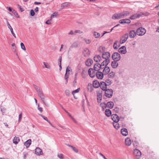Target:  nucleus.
I'll list each match as a JSON object with an SVG mask.
<instances>
[{
  "label": "nucleus",
  "instance_id": "57",
  "mask_svg": "<svg viewBox=\"0 0 159 159\" xmlns=\"http://www.w3.org/2000/svg\"><path fill=\"white\" fill-rule=\"evenodd\" d=\"M69 77V74L66 73L65 76V79L67 80Z\"/></svg>",
  "mask_w": 159,
  "mask_h": 159
},
{
  "label": "nucleus",
  "instance_id": "27",
  "mask_svg": "<svg viewBox=\"0 0 159 159\" xmlns=\"http://www.w3.org/2000/svg\"><path fill=\"white\" fill-rule=\"evenodd\" d=\"M114 103L112 102H108L106 104L107 107L110 108H112L114 106Z\"/></svg>",
  "mask_w": 159,
  "mask_h": 159
},
{
  "label": "nucleus",
  "instance_id": "31",
  "mask_svg": "<svg viewBox=\"0 0 159 159\" xmlns=\"http://www.w3.org/2000/svg\"><path fill=\"white\" fill-rule=\"evenodd\" d=\"M136 35V33L134 30H133L130 31V37L133 38Z\"/></svg>",
  "mask_w": 159,
  "mask_h": 159
},
{
  "label": "nucleus",
  "instance_id": "18",
  "mask_svg": "<svg viewBox=\"0 0 159 159\" xmlns=\"http://www.w3.org/2000/svg\"><path fill=\"white\" fill-rule=\"evenodd\" d=\"M101 68V65L100 64L96 63L94 64V70L95 71L99 70Z\"/></svg>",
  "mask_w": 159,
  "mask_h": 159
},
{
  "label": "nucleus",
  "instance_id": "21",
  "mask_svg": "<svg viewBox=\"0 0 159 159\" xmlns=\"http://www.w3.org/2000/svg\"><path fill=\"white\" fill-rule=\"evenodd\" d=\"M121 134L124 136H126L128 134L127 130L125 128L122 129L121 130Z\"/></svg>",
  "mask_w": 159,
  "mask_h": 159
},
{
  "label": "nucleus",
  "instance_id": "40",
  "mask_svg": "<svg viewBox=\"0 0 159 159\" xmlns=\"http://www.w3.org/2000/svg\"><path fill=\"white\" fill-rule=\"evenodd\" d=\"M39 115L40 116H41L42 117H43V119L44 120H46V121H47L48 123H49V124L51 125L52 126V127H53V125H52V124L48 120V118L45 117V116H43L42 115H41V114H40Z\"/></svg>",
  "mask_w": 159,
  "mask_h": 159
},
{
  "label": "nucleus",
  "instance_id": "23",
  "mask_svg": "<svg viewBox=\"0 0 159 159\" xmlns=\"http://www.w3.org/2000/svg\"><path fill=\"white\" fill-rule=\"evenodd\" d=\"M115 61H112L111 63V66L114 68H117L118 66V63Z\"/></svg>",
  "mask_w": 159,
  "mask_h": 159
},
{
  "label": "nucleus",
  "instance_id": "1",
  "mask_svg": "<svg viewBox=\"0 0 159 159\" xmlns=\"http://www.w3.org/2000/svg\"><path fill=\"white\" fill-rule=\"evenodd\" d=\"M127 14L126 12H122L118 13H115L112 16V18L113 19H119L121 18H123L126 16Z\"/></svg>",
  "mask_w": 159,
  "mask_h": 159
},
{
  "label": "nucleus",
  "instance_id": "64",
  "mask_svg": "<svg viewBox=\"0 0 159 159\" xmlns=\"http://www.w3.org/2000/svg\"><path fill=\"white\" fill-rule=\"evenodd\" d=\"M38 110L41 112H42L43 111V109L42 107H39L38 108Z\"/></svg>",
  "mask_w": 159,
  "mask_h": 159
},
{
  "label": "nucleus",
  "instance_id": "33",
  "mask_svg": "<svg viewBox=\"0 0 159 159\" xmlns=\"http://www.w3.org/2000/svg\"><path fill=\"white\" fill-rule=\"evenodd\" d=\"M20 141V140L18 137H15L14 138L13 141V143H14L16 144H17Z\"/></svg>",
  "mask_w": 159,
  "mask_h": 159
},
{
  "label": "nucleus",
  "instance_id": "59",
  "mask_svg": "<svg viewBox=\"0 0 159 159\" xmlns=\"http://www.w3.org/2000/svg\"><path fill=\"white\" fill-rule=\"evenodd\" d=\"M82 32L80 30H76L75 31V33H82Z\"/></svg>",
  "mask_w": 159,
  "mask_h": 159
},
{
  "label": "nucleus",
  "instance_id": "42",
  "mask_svg": "<svg viewBox=\"0 0 159 159\" xmlns=\"http://www.w3.org/2000/svg\"><path fill=\"white\" fill-rule=\"evenodd\" d=\"M43 64L44 65V66H43V68H46L48 69H50V66L49 64H47L45 62H43Z\"/></svg>",
  "mask_w": 159,
  "mask_h": 159
},
{
  "label": "nucleus",
  "instance_id": "49",
  "mask_svg": "<svg viewBox=\"0 0 159 159\" xmlns=\"http://www.w3.org/2000/svg\"><path fill=\"white\" fill-rule=\"evenodd\" d=\"M52 19L51 18L50 20H48L46 21L45 22V23L47 25H51L52 24L51 20Z\"/></svg>",
  "mask_w": 159,
  "mask_h": 159
},
{
  "label": "nucleus",
  "instance_id": "63",
  "mask_svg": "<svg viewBox=\"0 0 159 159\" xmlns=\"http://www.w3.org/2000/svg\"><path fill=\"white\" fill-rule=\"evenodd\" d=\"M74 33L72 30L70 31L69 33H68L69 34L73 35L74 34Z\"/></svg>",
  "mask_w": 159,
  "mask_h": 159
},
{
  "label": "nucleus",
  "instance_id": "61",
  "mask_svg": "<svg viewBox=\"0 0 159 159\" xmlns=\"http://www.w3.org/2000/svg\"><path fill=\"white\" fill-rule=\"evenodd\" d=\"M133 144L134 146H137L138 145V143L137 142H134Z\"/></svg>",
  "mask_w": 159,
  "mask_h": 159
},
{
  "label": "nucleus",
  "instance_id": "6",
  "mask_svg": "<svg viewBox=\"0 0 159 159\" xmlns=\"http://www.w3.org/2000/svg\"><path fill=\"white\" fill-rule=\"evenodd\" d=\"M105 91V95L108 98H111L113 94V91L111 89H107Z\"/></svg>",
  "mask_w": 159,
  "mask_h": 159
},
{
  "label": "nucleus",
  "instance_id": "19",
  "mask_svg": "<svg viewBox=\"0 0 159 159\" xmlns=\"http://www.w3.org/2000/svg\"><path fill=\"white\" fill-rule=\"evenodd\" d=\"M110 71V68L108 66H105L103 70V73L104 75L107 74Z\"/></svg>",
  "mask_w": 159,
  "mask_h": 159
},
{
  "label": "nucleus",
  "instance_id": "7",
  "mask_svg": "<svg viewBox=\"0 0 159 159\" xmlns=\"http://www.w3.org/2000/svg\"><path fill=\"white\" fill-rule=\"evenodd\" d=\"M102 91L101 90H98L97 91V98L98 102L99 103L101 102L102 99Z\"/></svg>",
  "mask_w": 159,
  "mask_h": 159
},
{
  "label": "nucleus",
  "instance_id": "29",
  "mask_svg": "<svg viewBox=\"0 0 159 159\" xmlns=\"http://www.w3.org/2000/svg\"><path fill=\"white\" fill-rule=\"evenodd\" d=\"M31 139H29L25 142L24 145L26 148H28L31 144Z\"/></svg>",
  "mask_w": 159,
  "mask_h": 159
},
{
  "label": "nucleus",
  "instance_id": "44",
  "mask_svg": "<svg viewBox=\"0 0 159 159\" xmlns=\"http://www.w3.org/2000/svg\"><path fill=\"white\" fill-rule=\"evenodd\" d=\"M67 113H68V115L71 118L73 121L75 123H76V120L71 115V114L68 112H67Z\"/></svg>",
  "mask_w": 159,
  "mask_h": 159
},
{
  "label": "nucleus",
  "instance_id": "30",
  "mask_svg": "<svg viewBox=\"0 0 159 159\" xmlns=\"http://www.w3.org/2000/svg\"><path fill=\"white\" fill-rule=\"evenodd\" d=\"M100 83L97 81H94L93 83V86L95 88H98L100 86Z\"/></svg>",
  "mask_w": 159,
  "mask_h": 159
},
{
  "label": "nucleus",
  "instance_id": "51",
  "mask_svg": "<svg viewBox=\"0 0 159 159\" xmlns=\"http://www.w3.org/2000/svg\"><path fill=\"white\" fill-rule=\"evenodd\" d=\"M107 85H110L111 84V81L109 80H106V82Z\"/></svg>",
  "mask_w": 159,
  "mask_h": 159
},
{
  "label": "nucleus",
  "instance_id": "24",
  "mask_svg": "<svg viewBox=\"0 0 159 159\" xmlns=\"http://www.w3.org/2000/svg\"><path fill=\"white\" fill-rule=\"evenodd\" d=\"M70 3L69 2H65L62 3L61 5V9H63L64 8L70 6Z\"/></svg>",
  "mask_w": 159,
  "mask_h": 159
},
{
  "label": "nucleus",
  "instance_id": "3",
  "mask_svg": "<svg viewBox=\"0 0 159 159\" xmlns=\"http://www.w3.org/2000/svg\"><path fill=\"white\" fill-rule=\"evenodd\" d=\"M137 34L139 36L144 35L146 32V30L143 28L141 27L139 28L136 31Z\"/></svg>",
  "mask_w": 159,
  "mask_h": 159
},
{
  "label": "nucleus",
  "instance_id": "17",
  "mask_svg": "<svg viewBox=\"0 0 159 159\" xmlns=\"http://www.w3.org/2000/svg\"><path fill=\"white\" fill-rule=\"evenodd\" d=\"M93 63V61L91 59H88L85 61V64L86 66H91Z\"/></svg>",
  "mask_w": 159,
  "mask_h": 159
},
{
  "label": "nucleus",
  "instance_id": "47",
  "mask_svg": "<svg viewBox=\"0 0 159 159\" xmlns=\"http://www.w3.org/2000/svg\"><path fill=\"white\" fill-rule=\"evenodd\" d=\"M20 46L21 48L24 51L26 50V48L25 47V45H24V43H20Z\"/></svg>",
  "mask_w": 159,
  "mask_h": 159
},
{
  "label": "nucleus",
  "instance_id": "9",
  "mask_svg": "<svg viewBox=\"0 0 159 159\" xmlns=\"http://www.w3.org/2000/svg\"><path fill=\"white\" fill-rule=\"evenodd\" d=\"M88 73L91 77L93 78L95 76L96 72L93 69L90 68L88 70Z\"/></svg>",
  "mask_w": 159,
  "mask_h": 159
},
{
  "label": "nucleus",
  "instance_id": "28",
  "mask_svg": "<svg viewBox=\"0 0 159 159\" xmlns=\"http://www.w3.org/2000/svg\"><path fill=\"white\" fill-rule=\"evenodd\" d=\"M80 88H78L76 90H75L73 91V92H72V93L73 94V96H74V98H75V99H77V98H76L75 96V94L76 93H78L80 91Z\"/></svg>",
  "mask_w": 159,
  "mask_h": 159
},
{
  "label": "nucleus",
  "instance_id": "62",
  "mask_svg": "<svg viewBox=\"0 0 159 159\" xmlns=\"http://www.w3.org/2000/svg\"><path fill=\"white\" fill-rule=\"evenodd\" d=\"M99 155L102 156L104 159H107V158L104 156L101 153H99Z\"/></svg>",
  "mask_w": 159,
  "mask_h": 159
},
{
  "label": "nucleus",
  "instance_id": "58",
  "mask_svg": "<svg viewBox=\"0 0 159 159\" xmlns=\"http://www.w3.org/2000/svg\"><path fill=\"white\" fill-rule=\"evenodd\" d=\"M22 113H21L20 114L19 116V121H20L22 118Z\"/></svg>",
  "mask_w": 159,
  "mask_h": 159
},
{
  "label": "nucleus",
  "instance_id": "26",
  "mask_svg": "<svg viewBox=\"0 0 159 159\" xmlns=\"http://www.w3.org/2000/svg\"><path fill=\"white\" fill-rule=\"evenodd\" d=\"M110 62V60H105L100 64L101 66L102 67V66H107L109 63Z\"/></svg>",
  "mask_w": 159,
  "mask_h": 159
},
{
  "label": "nucleus",
  "instance_id": "37",
  "mask_svg": "<svg viewBox=\"0 0 159 159\" xmlns=\"http://www.w3.org/2000/svg\"><path fill=\"white\" fill-rule=\"evenodd\" d=\"M119 44V42L118 41H116L114 43L113 45V47L114 49H117L118 48V47L119 46V45H118Z\"/></svg>",
  "mask_w": 159,
  "mask_h": 159
},
{
  "label": "nucleus",
  "instance_id": "8",
  "mask_svg": "<svg viewBox=\"0 0 159 159\" xmlns=\"http://www.w3.org/2000/svg\"><path fill=\"white\" fill-rule=\"evenodd\" d=\"M102 57L105 60H110V54L108 52H104L102 54Z\"/></svg>",
  "mask_w": 159,
  "mask_h": 159
},
{
  "label": "nucleus",
  "instance_id": "34",
  "mask_svg": "<svg viewBox=\"0 0 159 159\" xmlns=\"http://www.w3.org/2000/svg\"><path fill=\"white\" fill-rule=\"evenodd\" d=\"M59 15L57 11L54 12L53 14H52L51 16V18L52 19L54 17H57Z\"/></svg>",
  "mask_w": 159,
  "mask_h": 159
},
{
  "label": "nucleus",
  "instance_id": "46",
  "mask_svg": "<svg viewBox=\"0 0 159 159\" xmlns=\"http://www.w3.org/2000/svg\"><path fill=\"white\" fill-rule=\"evenodd\" d=\"M101 107L104 109V108H106V104L104 103H101L100 104Z\"/></svg>",
  "mask_w": 159,
  "mask_h": 159
},
{
  "label": "nucleus",
  "instance_id": "22",
  "mask_svg": "<svg viewBox=\"0 0 159 159\" xmlns=\"http://www.w3.org/2000/svg\"><path fill=\"white\" fill-rule=\"evenodd\" d=\"M119 23L121 24L129 23V19H127L120 20L119 21Z\"/></svg>",
  "mask_w": 159,
  "mask_h": 159
},
{
  "label": "nucleus",
  "instance_id": "48",
  "mask_svg": "<svg viewBox=\"0 0 159 159\" xmlns=\"http://www.w3.org/2000/svg\"><path fill=\"white\" fill-rule=\"evenodd\" d=\"M115 72L111 71L108 75L110 77H113L115 75Z\"/></svg>",
  "mask_w": 159,
  "mask_h": 159
},
{
  "label": "nucleus",
  "instance_id": "25",
  "mask_svg": "<svg viewBox=\"0 0 159 159\" xmlns=\"http://www.w3.org/2000/svg\"><path fill=\"white\" fill-rule=\"evenodd\" d=\"M141 16V15L140 14H135L130 17V19H134L139 18Z\"/></svg>",
  "mask_w": 159,
  "mask_h": 159
},
{
  "label": "nucleus",
  "instance_id": "14",
  "mask_svg": "<svg viewBox=\"0 0 159 159\" xmlns=\"http://www.w3.org/2000/svg\"><path fill=\"white\" fill-rule=\"evenodd\" d=\"M119 52L121 54H124L126 52V48L125 46L121 47L118 50Z\"/></svg>",
  "mask_w": 159,
  "mask_h": 159
},
{
  "label": "nucleus",
  "instance_id": "55",
  "mask_svg": "<svg viewBox=\"0 0 159 159\" xmlns=\"http://www.w3.org/2000/svg\"><path fill=\"white\" fill-rule=\"evenodd\" d=\"M66 95L69 96L70 94V92L69 90H67L66 91Z\"/></svg>",
  "mask_w": 159,
  "mask_h": 159
},
{
  "label": "nucleus",
  "instance_id": "43",
  "mask_svg": "<svg viewBox=\"0 0 159 159\" xmlns=\"http://www.w3.org/2000/svg\"><path fill=\"white\" fill-rule=\"evenodd\" d=\"M57 156L60 159H63L64 158V155L62 153H58Z\"/></svg>",
  "mask_w": 159,
  "mask_h": 159
},
{
  "label": "nucleus",
  "instance_id": "16",
  "mask_svg": "<svg viewBox=\"0 0 159 159\" xmlns=\"http://www.w3.org/2000/svg\"><path fill=\"white\" fill-rule=\"evenodd\" d=\"M7 25L8 26V28L10 30L12 34L13 35V36L15 38H16V35H15V33L13 32V29L12 27H11V26L10 25L9 23V22L8 21H7Z\"/></svg>",
  "mask_w": 159,
  "mask_h": 159
},
{
  "label": "nucleus",
  "instance_id": "60",
  "mask_svg": "<svg viewBox=\"0 0 159 159\" xmlns=\"http://www.w3.org/2000/svg\"><path fill=\"white\" fill-rule=\"evenodd\" d=\"M85 71L84 70L82 72V76L84 77L85 78Z\"/></svg>",
  "mask_w": 159,
  "mask_h": 159
},
{
  "label": "nucleus",
  "instance_id": "35",
  "mask_svg": "<svg viewBox=\"0 0 159 159\" xmlns=\"http://www.w3.org/2000/svg\"><path fill=\"white\" fill-rule=\"evenodd\" d=\"M118 122H113V124L114 128L116 129H118L120 128V126Z\"/></svg>",
  "mask_w": 159,
  "mask_h": 159
},
{
  "label": "nucleus",
  "instance_id": "4",
  "mask_svg": "<svg viewBox=\"0 0 159 159\" xmlns=\"http://www.w3.org/2000/svg\"><path fill=\"white\" fill-rule=\"evenodd\" d=\"M112 57L113 60L118 61L120 60L121 57L119 53L117 52H115L112 55Z\"/></svg>",
  "mask_w": 159,
  "mask_h": 159
},
{
  "label": "nucleus",
  "instance_id": "38",
  "mask_svg": "<svg viewBox=\"0 0 159 159\" xmlns=\"http://www.w3.org/2000/svg\"><path fill=\"white\" fill-rule=\"evenodd\" d=\"M83 52L85 56H88L90 54L89 51L87 49H86L84 50Z\"/></svg>",
  "mask_w": 159,
  "mask_h": 159
},
{
  "label": "nucleus",
  "instance_id": "20",
  "mask_svg": "<svg viewBox=\"0 0 159 159\" xmlns=\"http://www.w3.org/2000/svg\"><path fill=\"white\" fill-rule=\"evenodd\" d=\"M102 60L101 57L99 55H96L94 57V61L96 62H100Z\"/></svg>",
  "mask_w": 159,
  "mask_h": 159
},
{
  "label": "nucleus",
  "instance_id": "10",
  "mask_svg": "<svg viewBox=\"0 0 159 159\" xmlns=\"http://www.w3.org/2000/svg\"><path fill=\"white\" fill-rule=\"evenodd\" d=\"M129 37L128 34H125L123 35L120 39V43L122 44L126 42Z\"/></svg>",
  "mask_w": 159,
  "mask_h": 159
},
{
  "label": "nucleus",
  "instance_id": "54",
  "mask_svg": "<svg viewBox=\"0 0 159 159\" xmlns=\"http://www.w3.org/2000/svg\"><path fill=\"white\" fill-rule=\"evenodd\" d=\"M30 14L32 16H33L34 15L35 13L33 10H31L30 11Z\"/></svg>",
  "mask_w": 159,
  "mask_h": 159
},
{
  "label": "nucleus",
  "instance_id": "36",
  "mask_svg": "<svg viewBox=\"0 0 159 159\" xmlns=\"http://www.w3.org/2000/svg\"><path fill=\"white\" fill-rule=\"evenodd\" d=\"M67 145L71 147L72 148L73 150L75 152L78 153V152L79 150L77 149L75 147L69 144H68Z\"/></svg>",
  "mask_w": 159,
  "mask_h": 159
},
{
  "label": "nucleus",
  "instance_id": "41",
  "mask_svg": "<svg viewBox=\"0 0 159 159\" xmlns=\"http://www.w3.org/2000/svg\"><path fill=\"white\" fill-rule=\"evenodd\" d=\"M87 89L89 91L91 92L93 90V87L91 84H89L87 87Z\"/></svg>",
  "mask_w": 159,
  "mask_h": 159
},
{
  "label": "nucleus",
  "instance_id": "13",
  "mask_svg": "<svg viewBox=\"0 0 159 159\" xmlns=\"http://www.w3.org/2000/svg\"><path fill=\"white\" fill-rule=\"evenodd\" d=\"M103 73L100 71H98L96 73L97 77L99 79H102L103 77Z\"/></svg>",
  "mask_w": 159,
  "mask_h": 159
},
{
  "label": "nucleus",
  "instance_id": "39",
  "mask_svg": "<svg viewBox=\"0 0 159 159\" xmlns=\"http://www.w3.org/2000/svg\"><path fill=\"white\" fill-rule=\"evenodd\" d=\"M125 145L129 146V138L127 137L125 139Z\"/></svg>",
  "mask_w": 159,
  "mask_h": 159
},
{
  "label": "nucleus",
  "instance_id": "53",
  "mask_svg": "<svg viewBox=\"0 0 159 159\" xmlns=\"http://www.w3.org/2000/svg\"><path fill=\"white\" fill-rule=\"evenodd\" d=\"M84 40L85 41L86 43L87 44H89L91 42V40L89 39H84Z\"/></svg>",
  "mask_w": 159,
  "mask_h": 159
},
{
  "label": "nucleus",
  "instance_id": "45",
  "mask_svg": "<svg viewBox=\"0 0 159 159\" xmlns=\"http://www.w3.org/2000/svg\"><path fill=\"white\" fill-rule=\"evenodd\" d=\"M12 12L14 13V15L16 16L17 18H19L20 16L18 14L17 12L16 11L14 10H13Z\"/></svg>",
  "mask_w": 159,
  "mask_h": 159
},
{
  "label": "nucleus",
  "instance_id": "15",
  "mask_svg": "<svg viewBox=\"0 0 159 159\" xmlns=\"http://www.w3.org/2000/svg\"><path fill=\"white\" fill-rule=\"evenodd\" d=\"M35 153L37 155H42L43 152L42 150L39 148H36L35 150Z\"/></svg>",
  "mask_w": 159,
  "mask_h": 159
},
{
  "label": "nucleus",
  "instance_id": "2",
  "mask_svg": "<svg viewBox=\"0 0 159 159\" xmlns=\"http://www.w3.org/2000/svg\"><path fill=\"white\" fill-rule=\"evenodd\" d=\"M35 89L37 92L39 96L41 98L42 101L44 102L45 96L42 93V91L39 87L36 86Z\"/></svg>",
  "mask_w": 159,
  "mask_h": 159
},
{
  "label": "nucleus",
  "instance_id": "11",
  "mask_svg": "<svg viewBox=\"0 0 159 159\" xmlns=\"http://www.w3.org/2000/svg\"><path fill=\"white\" fill-rule=\"evenodd\" d=\"M111 119L114 122H118L119 120V116L116 114H113L111 115Z\"/></svg>",
  "mask_w": 159,
  "mask_h": 159
},
{
  "label": "nucleus",
  "instance_id": "52",
  "mask_svg": "<svg viewBox=\"0 0 159 159\" xmlns=\"http://www.w3.org/2000/svg\"><path fill=\"white\" fill-rule=\"evenodd\" d=\"M70 68L69 67H68L66 69V73H68V74H69V72L70 71Z\"/></svg>",
  "mask_w": 159,
  "mask_h": 159
},
{
  "label": "nucleus",
  "instance_id": "32",
  "mask_svg": "<svg viewBox=\"0 0 159 159\" xmlns=\"http://www.w3.org/2000/svg\"><path fill=\"white\" fill-rule=\"evenodd\" d=\"M105 114L107 116L109 117L111 115V111L109 109H107L105 111Z\"/></svg>",
  "mask_w": 159,
  "mask_h": 159
},
{
  "label": "nucleus",
  "instance_id": "5",
  "mask_svg": "<svg viewBox=\"0 0 159 159\" xmlns=\"http://www.w3.org/2000/svg\"><path fill=\"white\" fill-rule=\"evenodd\" d=\"M133 153L134 155L137 159H139L141 157V152L138 149H134Z\"/></svg>",
  "mask_w": 159,
  "mask_h": 159
},
{
  "label": "nucleus",
  "instance_id": "56",
  "mask_svg": "<svg viewBox=\"0 0 159 159\" xmlns=\"http://www.w3.org/2000/svg\"><path fill=\"white\" fill-rule=\"evenodd\" d=\"M17 6L21 12H22L24 11L23 9L21 8V7L20 5H18Z\"/></svg>",
  "mask_w": 159,
  "mask_h": 159
},
{
  "label": "nucleus",
  "instance_id": "50",
  "mask_svg": "<svg viewBox=\"0 0 159 159\" xmlns=\"http://www.w3.org/2000/svg\"><path fill=\"white\" fill-rule=\"evenodd\" d=\"M94 35L96 38H98L99 37L100 35V34L99 33H98L97 32H95Z\"/></svg>",
  "mask_w": 159,
  "mask_h": 159
},
{
  "label": "nucleus",
  "instance_id": "12",
  "mask_svg": "<svg viewBox=\"0 0 159 159\" xmlns=\"http://www.w3.org/2000/svg\"><path fill=\"white\" fill-rule=\"evenodd\" d=\"M107 84L105 82L102 81L100 83V86L101 89L103 90H105L107 89Z\"/></svg>",
  "mask_w": 159,
  "mask_h": 159
}]
</instances>
